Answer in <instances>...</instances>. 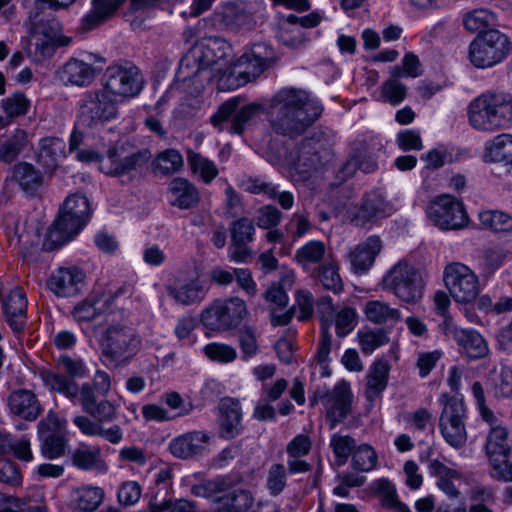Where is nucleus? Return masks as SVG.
Wrapping results in <instances>:
<instances>
[{
  "instance_id": "obj_45",
  "label": "nucleus",
  "mask_w": 512,
  "mask_h": 512,
  "mask_svg": "<svg viewBox=\"0 0 512 512\" xmlns=\"http://www.w3.org/2000/svg\"><path fill=\"white\" fill-rule=\"evenodd\" d=\"M187 162L194 174L199 175L205 183H210L219 173L215 163L201 154L193 151H187Z\"/></svg>"
},
{
  "instance_id": "obj_16",
  "label": "nucleus",
  "mask_w": 512,
  "mask_h": 512,
  "mask_svg": "<svg viewBox=\"0 0 512 512\" xmlns=\"http://www.w3.org/2000/svg\"><path fill=\"white\" fill-rule=\"evenodd\" d=\"M460 376L456 371L450 373V446L461 447L466 443L467 433L464 426L466 406L464 397L458 391Z\"/></svg>"
},
{
  "instance_id": "obj_32",
  "label": "nucleus",
  "mask_w": 512,
  "mask_h": 512,
  "mask_svg": "<svg viewBox=\"0 0 512 512\" xmlns=\"http://www.w3.org/2000/svg\"><path fill=\"white\" fill-rule=\"evenodd\" d=\"M491 429L487 436L486 453L489 460H495L501 456H509L512 443L506 427L499 425L498 421L490 424Z\"/></svg>"
},
{
  "instance_id": "obj_26",
  "label": "nucleus",
  "mask_w": 512,
  "mask_h": 512,
  "mask_svg": "<svg viewBox=\"0 0 512 512\" xmlns=\"http://www.w3.org/2000/svg\"><path fill=\"white\" fill-rule=\"evenodd\" d=\"M95 69L92 65L77 58L69 59L58 71V78L65 85L84 87L92 83L95 78Z\"/></svg>"
},
{
  "instance_id": "obj_54",
  "label": "nucleus",
  "mask_w": 512,
  "mask_h": 512,
  "mask_svg": "<svg viewBox=\"0 0 512 512\" xmlns=\"http://www.w3.org/2000/svg\"><path fill=\"white\" fill-rule=\"evenodd\" d=\"M407 95V87L398 78L391 76L385 81L380 90L379 100L396 106L403 102Z\"/></svg>"
},
{
  "instance_id": "obj_40",
  "label": "nucleus",
  "mask_w": 512,
  "mask_h": 512,
  "mask_svg": "<svg viewBox=\"0 0 512 512\" xmlns=\"http://www.w3.org/2000/svg\"><path fill=\"white\" fill-rule=\"evenodd\" d=\"M366 318L375 324L395 323L400 320L401 312L380 300L368 301L364 306Z\"/></svg>"
},
{
  "instance_id": "obj_50",
  "label": "nucleus",
  "mask_w": 512,
  "mask_h": 512,
  "mask_svg": "<svg viewBox=\"0 0 512 512\" xmlns=\"http://www.w3.org/2000/svg\"><path fill=\"white\" fill-rule=\"evenodd\" d=\"M511 256L509 249L502 245H494L484 250L481 257L482 269L487 274L498 270Z\"/></svg>"
},
{
  "instance_id": "obj_49",
  "label": "nucleus",
  "mask_w": 512,
  "mask_h": 512,
  "mask_svg": "<svg viewBox=\"0 0 512 512\" xmlns=\"http://www.w3.org/2000/svg\"><path fill=\"white\" fill-rule=\"evenodd\" d=\"M426 213L432 225L443 231L448 230V195L442 194L432 199Z\"/></svg>"
},
{
  "instance_id": "obj_43",
  "label": "nucleus",
  "mask_w": 512,
  "mask_h": 512,
  "mask_svg": "<svg viewBox=\"0 0 512 512\" xmlns=\"http://www.w3.org/2000/svg\"><path fill=\"white\" fill-rule=\"evenodd\" d=\"M12 178L25 191L37 190L42 184L41 173L27 162H20L14 166Z\"/></svg>"
},
{
  "instance_id": "obj_44",
  "label": "nucleus",
  "mask_w": 512,
  "mask_h": 512,
  "mask_svg": "<svg viewBox=\"0 0 512 512\" xmlns=\"http://www.w3.org/2000/svg\"><path fill=\"white\" fill-rule=\"evenodd\" d=\"M313 276L322 284V286L334 293H339L343 289V282L339 275V267L334 260H326L322 263Z\"/></svg>"
},
{
  "instance_id": "obj_12",
  "label": "nucleus",
  "mask_w": 512,
  "mask_h": 512,
  "mask_svg": "<svg viewBox=\"0 0 512 512\" xmlns=\"http://www.w3.org/2000/svg\"><path fill=\"white\" fill-rule=\"evenodd\" d=\"M104 79L103 90L120 99L134 97L142 89L139 69L127 61L116 62L108 66Z\"/></svg>"
},
{
  "instance_id": "obj_5",
  "label": "nucleus",
  "mask_w": 512,
  "mask_h": 512,
  "mask_svg": "<svg viewBox=\"0 0 512 512\" xmlns=\"http://www.w3.org/2000/svg\"><path fill=\"white\" fill-rule=\"evenodd\" d=\"M90 215V203L86 196H68L59 217L47 232V244L56 247L72 240L87 224Z\"/></svg>"
},
{
  "instance_id": "obj_59",
  "label": "nucleus",
  "mask_w": 512,
  "mask_h": 512,
  "mask_svg": "<svg viewBox=\"0 0 512 512\" xmlns=\"http://www.w3.org/2000/svg\"><path fill=\"white\" fill-rule=\"evenodd\" d=\"M162 401L169 407L173 420L184 417L192 413L194 405L190 401H185L178 392L172 391L163 394Z\"/></svg>"
},
{
  "instance_id": "obj_29",
  "label": "nucleus",
  "mask_w": 512,
  "mask_h": 512,
  "mask_svg": "<svg viewBox=\"0 0 512 512\" xmlns=\"http://www.w3.org/2000/svg\"><path fill=\"white\" fill-rule=\"evenodd\" d=\"M120 288L115 294L105 292L100 296H91L80 302L73 310L77 322L91 321L97 315L106 312L116 296L122 293Z\"/></svg>"
},
{
  "instance_id": "obj_21",
  "label": "nucleus",
  "mask_w": 512,
  "mask_h": 512,
  "mask_svg": "<svg viewBox=\"0 0 512 512\" xmlns=\"http://www.w3.org/2000/svg\"><path fill=\"white\" fill-rule=\"evenodd\" d=\"M168 295L173 301L182 306L194 305L202 302L207 294V287L200 278L177 280L166 287Z\"/></svg>"
},
{
  "instance_id": "obj_9",
  "label": "nucleus",
  "mask_w": 512,
  "mask_h": 512,
  "mask_svg": "<svg viewBox=\"0 0 512 512\" xmlns=\"http://www.w3.org/2000/svg\"><path fill=\"white\" fill-rule=\"evenodd\" d=\"M511 51L512 43L508 36L491 28L478 34L470 43L469 59L477 68H491L504 61Z\"/></svg>"
},
{
  "instance_id": "obj_41",
  "label": "nucleus",
  "mask_w": 512,
  "mask_h": 512,
  "mask_svg": "<svg viewBox=\"0 0 512 512\" xmlns=\"http://www.w3.org/2000/svg\"><path fill=\"white\" fill-rule=\"evenodd\" d=\"M484 157L490 162L512 163V135L500 134L488 142L485 147Z\"/></svg>"
},
{
  "instance_id": "obj_33",
  "label": "nucleus",
  "mask_w": 512,
  "mask_h": 512,
  "mask_svg": "<svg viewBox=\"0 0 512 512\" xmlns=\"http://www.w3.org/2000/svg\"><path fill=\"white\" fill-rule=\"evenodd\" d=\"M103 498V489L93 485L77 487L71 492V501L74 507L83 512L95 511L102 503Z\"/></svg>"
},
{
  "instance_id": "obj_19",
  "label": "nucleus",
  "mask_w": 512,
  "mask_h": 512,
  "mask_svg": "<svg viewBox=\"0 0 512 512\" xmlns=\"http://www.w3.org/2000/svg\"><path fill=\"white\" fill-rule=\"evenodd\" d=\"M122 154V148L110 147L106 157L100 160V171L111 176L124 175L137 169L148 160V154L145 151L135 152L124 157Z\"/></svg>"
},
{
  "instance_id": "obj_53",
  "label": "nucleus",
  "mask_w": 512,
  "mask_h": 512,
  "mask_svg": "<svg viewBox=\"0 0 512 512\" xmlns=\"http://www.w3.org/2000/svg\"><path fill=\"white\" fill-rule=\"evenodd\" d=\"M481 225L497 232L512 230V216L502 211L486 210L479 213Z\"/></svg>"
},
{
  "instance_id": "obj_18",
  "label": "nucleus",
  "mask_w": 512,
  "mask_h": 512,
  "mask_svg": "<svg viewBox=\"0 0 512 512\" xmlns=\"http://www.w3.org/2000/svg\"><path fill=\"white\" fill-rule=\"evenodd\" d=\"M239 101L236 98L223 103L218 111L211 117V122L215 127H220L221 123L227 120L235 113L230 130L233 133L241 134L245 125L253 120L261 111V106L251 103L238 109Z\"/></svg>"
},
{
  "instance_id": "obj_10",
  "label": "nucleus",
  "mask_w": 512,
  "mask_h": 512,
  "mask_svg": "<svg viewBox=\"0 0 512 512\" xmlns=\"http://www.w3.org/2000/svg\"><path fill=\"white\" fill-rule=\"evenodd\" d=\"M332 158L328 138L323 133L317 132L302 141L297 150L294 169L300 179L307 180L324 169Z\"/></svg>"
},
{
  "instance_id": "obj_64",
  "label": "nucleus",
  "mask_w": 512,
  "mask_h": 512,
  "mask_svg": "<svg viewBox=\"0 0 512 512\" xmlns=\"http://www.w3.org/2000/svg\"><path fill=\"white\" fill-rule=\"evenodd\" d=\"M222 501H226L236 512H247L252 506L254 498L250 491L236 489L225 495Z\"/></svg>"
},
{
  "instance_id": "obj_48",
  "label": "nucleus",
  "mask_w": 512,
  "mask_h": 512,
  "mask_svg": "<svg viewBox=\"0 0 512 512\" xmlns=\"http://www.w3.org/2000/svg\"><path fill=\"white\" fill-rule=\"evenodd\" d=\"M329 447L333 452L335 463L338 466H343L348 458L352 456L357 446L356 441L351 436L334 433L331 435Z\"/></svg>"
},
{
  "instance_id": "obj_37",
  "label": "nucleus",
  "mask_w": 512,
  "mask_h": 512,
  "mask_svg": "<svg viewBox=\"0 0 512 512\" xmlns=\"http://www.w3.org/2000/svg\"><path fill=\"white\" fill-rule=\"evenodd\" d=\"M40 377L45 386L51 391L63 394L73 403L76 402L78 397V385L75 381L51 370L42 371Z\"/></svg>"
},
{
  "instance_id": "obj_8",
  "label": "nucleus",
  "mask_w": 512,
  "mask_h": 512,
  "mask_svg": "<svg viewBox=\"0 0 512 512\" xmlns=\"http://www.w3.org/2000/svg\"><path fill=\"white\" fill-rule=\"evenodd\" d=\"M382 287L402 302L416 304L423 297L425 281L419 269L405 260H400L383 276Z\"/></svg>"
},
{
  "instance_id": "obj_14",
  "label": "nucleus",
  "mask_w": 512,
  "mask_h": 512,
  "mask_svg": "<svg viewBox=\"0 0 512 512\" xmlns=\"http://www.w3.org/2000/svg\"><path fill=\"white\" fill-rule=\"evenodd\" d=\"M395 211L393 204L381 190H371L362 198L359 205L348 212L349 220L357 227H366L388 217Z\"/></svg>"
},
{
  "instance_id": "obj_2",
  "label": "nucleus",
  "mask_w": 512,
  "mask_h": 512,
  "mask_svg": "<svg viewBox=\"0 0 512 512\" xmlns=\"http://www.w3.org/2000/svg\"><path fill=\"white\" fill-rule=\"evenodd\" d=\"M29 14L27 52L36 62H42L58 47L68 46L72 39L61 33V25L51 12L68 7L65 2H36Z\"/></svg>"
},
{
  "instance_id": "obj_31",
  "label": "nucleus",
  "mask_w": 512,
  "mask_h": 512,
  "mask_svg": "<svg viewBox=\"0 0 512 512\" xmlns=\"http://www.w3.org/2000/svg\"><path fill=\"white\" fill-rule=\"evenodd\" d=\"M453 338L470 358H481L488 353V344L474 329L454 328Z\"/></svg>"
},
{
  "instance_id": "obj_35",
  "label": "nucleus",
  "mask_w": 512,
  "mask_h": 512,
  "mask_svg": "<svg viewBox=\"0 0 512 512\" xmlns=\"http://www.w3.org/2000/svg\"><path fill=\"white\" fill-rule=\"evenodd\" d=\"M65 142L57 137H45L41 139L38 161L47 169H53L58 161L65 156Z\"/></svg>"
},
{
  "instance_id": "obj_6",
  "label": "nucleus",
  "mask_w": 512,
  "mask_h": 512,
  "mask_svg": "<svg viewBox=\"0 0 512 512\" xmlns=\"http://www.w3.org/2000/svg\"><path fill=\"white\" fill-rule=\"evenodd\" d=\"M230 50L231 47L221 37L200 39L182 58L178 77L184 82L194 81L207 68L225 58Z\"/></svg>"
},
{
  "instance_id": "obj_17",
  "label": "nucleus",
  "mask_w": 512,
  "mask_h": 512,
  "mask_svg": "<svg viewBox=\"0 0 512 512\" xmlns=\"http://www.w3.org/2000/svg\"><path fill=\"white\" fill-rule=\"evenodd\" d=\"M353 393L346 381L337 383L333 390L323 398V405L329 428L334 429L351 412Z\"/></svg>"
},
{
  "instance_id": "obj_52",
  "label": "nucleus",
  "mask_w": 512,
  "mask_h": 512,
  "mask_svg": "<svg viewBox=\"0 0 512 512\" xmlns=\"http://www.w3.org/2000/svg\"><path fill=\"white\" fill-rule=\"evenodd\" d=\"M357 338L361 351L367 355L388 342L387 333L382 329L359 330Z\"/></svg>"
},
{
  "instance_id": "obj_42",
  "label": "nucleus",
  "mask_w": 512,
  "mask_h": 512,
  "mask_svg": "<svg viewBox=\"0 0 512 512\" xmlns=\"http://www.w3.org/2000/svg\"><path fill=\"white\" fill-rule=\"evenodd\" d=\"M497 23L496 15L485 8H478L468 12L463 18L465 28L473 33H485Z\"/></svg>"
},
{
  "instance_id": "obj_11",
  "label": "nucleus",
  "mask_w": 512,
  "mask_h": 512,
  "mask_svg": "<svg viewBox=\"0 0 512 512\" xmlns=\"http://www.w3.org/2000/svg\"><path fill=\"white\" fill-rule=\"evenodd\" d=\"M117 116V100L103 89L86 92L79 102L78 118L87 127L102 126Z\"/></svg>"
},
{
  "instance_id": "obj_30",
  "label": "nucleus",
  "mask_w": 512,
  "mask_h": 512,
  "mask_svg": "<svg viewBox=\"0 0 512 512\" xmlns=\"http://www.w3.org/2000/svg\"><path fill=\"white\" fill-rule=\"evenodd\" d=\"M169 202L180 209H190L200 200L197 188L184 178H174L168 187Z\"/></svg>"
},
{
  "instance_id": "obj_60",
  "label": "nucleus",
  "mask_w": 512,
  "mask_h": 512,
  "mask_svg": "<svg viewBox=\"0 0 512 512\" xmlns=\"http://www.w3.org/2000/svg\"><path fill=\"white\" fill-rule=\"evenodd\" d=\"M67 419L59 417L54 411L50 410L45 418L38 423V435L45 434H68Z\"/></svg>"
},
{
  "instance_id": "obj_38",
  "label": "nucleus",
  "mask_w": 512,
  "mask_h": 512,
  "mask_svg": "<svg viewBox=\"0 0 512 512\" xmlns=\"http://www.w3.org/2000/svg\"><path fill=\"white\" fill-rule=\"evenodd\" d=\"M326 253V246L322 241L311 240L296 250L295 260L305 271H310L314 265L327 260Z\"/></svg>"
},
{
  "instance_id": "obj_46",
  "label": "nucleus",
  "mask_w": 512,
  "mask_h": 512,
  "mask_svg": "<svg viewBox=\"0 0 512 512\" xmlns=\"http://www.w3.org/2000/svg\"><path fill=\"white\" fill-rule=\"evenodd\" d=\"M28 143L29 140L26 131L16 129L9 138L1 143L0 160L6 163L14 161Z\"/></svg>"
},
{
  "instance_id": "obj_25",
  "label": "nucleus",
  "mask_w": 512,
  "mask_h": 512,
  "mask_svg": "<svg viewBox=\"0 0 512 512\" xmlns=\"http://www.w3.org/2000/svg\"><path fill=\"white\" fill-rule=\"evenodd\" d=\"M71 463L82 471L106 474L109 466L102 456L101 448L84 443L79 444L71 453Z\"/></svg>"
},
{
  "instance_id": "obj_51",
  "label": "nucleus",
  "mask_w": 512,
  "mask_h": 512,
  "mask_svg": "<svg viewBox=\"0 0 512 512\" xmlns=\"http://www.w3.org/2000/svg\"><path fill=\"white\" fill-rule=\"evenodd\" d=\"M41 441V453L45 458L56 459L65 452L69 441L68 434H45L38 435Z\"/></svg>"
},
{
  "instance_id": "obj_34",
  "label": "nucleus",
  "mask_w": 512,
  "mask_h": 512,
  "mask_svg": "<svg viewBox=\"0 0 512 512\" xmlns=\"http://www.w3.org/2000/svg\"><path fill=\"white\" fill-rule=\"evenodd\" d=\"M390 366L386 360H377L367 375L366 396L373 400L380 396L387 387Z\"/></svg>"
},
{
  "instance_id": "obj_22",
  "label": "nucleus",
  "mask_w": 512,
  "mask_h": 512,
  "mask_svg": "<svg viewBox=\"0 0 512 512\" xmlns=\"http://www.w3.org/2000/svg\"><path fill=\"white\" fill-rule=\"evenodd\" d=\"M209 440L210 436L206 432L194 430L173 438L168 448L174 457L188 459L202 453Z\"/></svg>"
},
{
  "instance_id": "obj_23",
  "label": "nucleus",
  "mask_w": 512,
  "mask_h": 512,
  "mask_svg": "<svg viewBox=\"0 0 512 512\" xmlns=\"http://www.w3.org/2000/svg\"><path fill=\"white\" fill-rule=\"evenodd\" d=\"M7 406L11 414L26 421H34L42 412L36 394L28 389L12 391L7 398Z\"/></svg>"
},
{
  "instance_id": "obj_20",
  "label": "nucleus",
  "mask_w": 512,
  "mask_h": 512,
  "mask_svg": "<svg viewBox=\"0 0 512 512\" xmlns=\"http://www.w3.org/2000/svg\"><path fill=\"white\" fill-rule=\"evenodd\" d=\"M85 273L76 267H60L47 281L49 290L58 297L77 295L84 286Z\"/></svg>"
},
{
  "instance_id": "obj_24",
  "label": "nucleus",
  "mask_w": 512,
  "mask_h": 512,
  "mask_svg": "<svg viewBox=\"0 0 512 512\" xmlns=\"http://www.w3.org/2000/svg\"><path fill=\"white\" fill-rule=\"evenodd\" d=\"M219 434L226 440L237 437L242 431V410L239 401L223 398L219 403Z\"/></svg>"
},
{
  "instance_id": "obj_58",
  "label": "nucleus",
  "mask_w": 512,
  "mask_h": 512,
  "mask_svg": "<svg viewBox=\"0 0 512 512\" xmlns=\"http://www.w3.org/2000/svg\"><path fill=\"white\" fill-rule=\"evenodd\" d=\"M492 392L496 398H512V369L502 366L492 379Z\"/></svg>"
},
{
  "instance_id": "obj_47",
  "label": "nucleus",
  "mask_w": 512,
  "mask_h": 512,
  "mask_svg": "<svg viewBox=\"0 0 512 512\" xmlns=\"http://www.w3.org/2000/svg\"><path fill=\"white\" fill-rule=\"evenodd\" d=\"M183 157L176 149H167L153 160L155 174L168 175L179 171L183 166Z\"/></svg>"
},
{
  "instance_id": "obj_3",
  "label": "nucleus",
  "mask_w": 512,
  "mask_h": 512,
  "mask_svg": "<svg viewBox=\"0 0 512 512\" xmlns=\"http://www.w3.org/2000/svg\"><path fill=\"white\" fill-rule=\"evenodd\" d=\"M274 61L275 53L270 45L253 43L221 76L219 85L229 90L242 87L259 77Z\"/></svg>"
},
{
  "instance_id": "obj_55",
  "label": "nucleus",
  "mask_w": 512,
  "mask_h": 512,
  "mask_svg": "<svg viewBox=\"0 0 512 512\" xmlns=\"http://www.w3.org/2000/svg\"><path fill=\"white\" fill-rule=\"evenodd\" d=\"M377 458L372 446L361 444L352 453V467L359 472H369L376 467Z\"/></svg>"
},
{
  "instance_id": "obj_13",
  "label": "nucleus",
  "mask_w": 512,
  "mask_h": 512,
  "mask_svg": "<svg viewBox=\"0 0 512 512\" xmlns=\"http://www.w3.org/2000/svg\"><path fill=\"white\" fill-rule=\"evenodd\" d=\"M248 314L246 303L239 297L217 300L201 314L203 324L210 329H230Z\"/></svg>"
},
{
  "instance_id": "obj_39",
  "label": "nucleus",
  "mask_w": 512,
  "mask_h": 512,
  "mask_svg": "<svg viewBox=\"0 0 512 512\" xmlns=\"http://www.w3.org/2000/svg\"><path fill=\"white\" fill-rule=\"evenodd\" d=\"M30 100L25 94L15 92L0 101V108L5 117L0 116V127L8 125L14 118L27 114L30 108Z\"/></svg>"
},
{
  "instance_id": "obj_27",
  "label": "nucleus",
  "mask_w": 512,
  "mask_h": 512,
  "mask_svg": "<svg viewBox=\"0 0 512 512\" xmlns=\"http://www.w3.org/2000/svg\"><path fill=\"white\" fill-rule=\"evenodd\" d=\"M381 249L382 242L378 236L368 237L349 254L352 270L356 273H363L369 270Z\"/></svg>"
},
{
  "instance_id": "obj_63",
  "label": "nucleus",
  "mask_w": 512,
  "mask_h": 512,
  "mask_svg": "<svg viewBox=\"0 0 512 512\" xmlns=\"http://www.w3.org/2000/svg\"><path fill=\"white\" fill-rule=\"evenodd\" d=\"M469 223L470 218L462 200L450 195V230L464 229Z\"/></svg>"
},
{
  "instance_id": "obj_7",
  "label": "nucleus",
  "mask_w": 512,
  "mask_h": 512,
  "mask_svg": "<svg viewBox=\"0 0 512 512\" xmlns=\"http://www.w3.org/2000/svg\"><path fill=\"white\" fill-rule=\"evenodd\" d=\"M102 355L106 365L119 368L127 365L142 346L141 337L124 324H109L102 338Z\"/></svg>"
},
{
  "instance_id": "obj_1",
  "label": "nucleus",
  "mask_w": 512,
  "mask_h": 512,
  "mask_svg": "<svg viewBox=\"0 0 512 512\" xmlns=\"http://www.w3.org/2000/svg\"><path fill=\"white\" fill-rule=\"evenodd\" d=\"M321 112L319 102L306 91L284 88L272 98L269 115L276 133L292 136L310 126Z\"/></svg>"
},
{
  "instance_id": "obj_15",
  "label": "nucleus",
  "mask_w": 512,
  "mask_h": 512,
  "mask_svg": "<svg viewBox=\"0 0 512 512\" xmlns=\"http://www.w3.org/2000/svg\"><path fill=\"white\" fill-rule=\"evenodd\" d=\"M481 285L476 273L461 263L450 264V296L459 303L476 299Z\"/></svg>"
},
{
  "instance_id": "obj_28",
  "label": "nucleus",
  "mask_w": 512,
  "mask_h": 512,
  "mask_svg": "<svg viewBox=\"0 0 512 512\" xmlns=\"http://www.w3.org/2000/svg\"><path fill=\"white\" fill-rule=\"evenodd\" d=\"M27 300L23 290H12L3 301L6 321L15 332H21L26 324Z\"/></svg>"
},
{
  "instance_id": "obj_56",
  "label": "nucleus",
  "mask_w": 512,
  "mask_h": 512,
  "mask_svg": "<svg viewBox=\"0 0 512 512\" xmlns=\"http://www.w3.org/2000/svg\"><path fill=\"white\" fill-rule=\"evenodd\" d=\"M223 21L227 26L232 27H251L253 18L241 8L236 2H227L223 6Z\"/></svg>"
},
{
  "instance_id": "obj_36",
  "label": "nucleus",
  "mask_w": 512,
  "mask_h": 512,
  "mask_svg": "<svg viewBox=\"0 0 512 512\" xmlns=\"http://www.w3.org/2000/svg\"><path fill=\"white\" fill-rule=\"evenodd\" d=\"M120 8V2H92L89 12L83 17L81 30L91 31L109 18Z\"/></svg>"
},
{
  "instance_id": "obj_61",
  "label": "nucleus",
  "mask_w": 512,
  "mask_h": 512,
  "mask_svg": "<svg viewBox=\"0 0 512 512\" xmlns=\"http://www.w3.org/2000/svg\"><path fill=\"white\" fill-rule=\"evenodd\" d=\"M204 353L209 359L220 363L233 362L237 357V351L234 347L217 342L207 344L204 347Z\"/></svg>"
},
{
  "instance_id": "obj_57",
  "label": "nucleus",
  "mask_w": 512,
  "mask_h": 512,
  "mask_svg": "<svg viewBox=\"0 0 512 512\" xmlns=\"http://www.w3.org/2000/svg\"><path fill=\"white\" fill-rule=\"evenodd\" d=\"M423 70L417 55L412 52L406 53L401 61V65H395L390 70V75L394 78L409 77L417 78L421 76Z\"/></svg>"
},
{
  "instance_id": "obj_62",
  "label": "nucleus",
  "mask_w": 512,
  "mask_h": 512,
  "mask_svg": "<svg viewBox=\"0 0 512 512\" xmlns=\"http://www.w3.org/2000/svg\"><path fill=\"white\" fill-rule=\"evenodd\" d=\"M396 144L402 151H420L424 147L421 134L416 129H404L398 132Z\"/></svg>"
},
{
  "instance_id": "obj_4",
  "label": "nucleus",
  "mask_w": 512,
  "mask_h": 512,
  "mask_svg": "<svg viewBox=\"0 0 512 512\" xmlns=\"http://www.w3.org/2000/svg\"><path fill=\"white\" fill-rule=\"evenodd\" d=\"M468 118L478 130L505 127L512 121V97L503 93L482 94L470 103Z\"/></svg>"
}]
</instances>
